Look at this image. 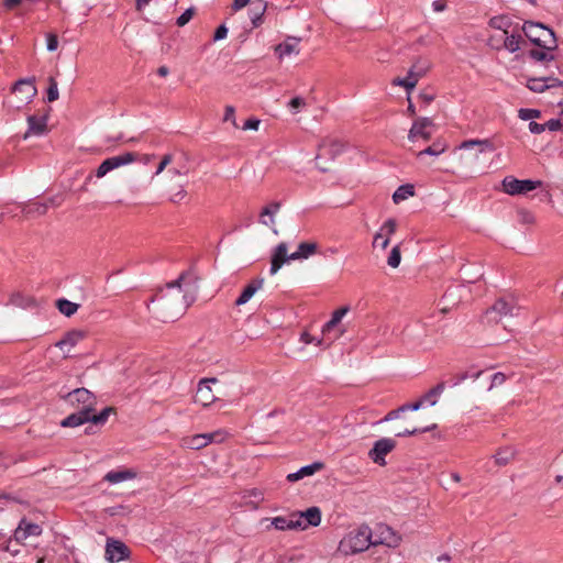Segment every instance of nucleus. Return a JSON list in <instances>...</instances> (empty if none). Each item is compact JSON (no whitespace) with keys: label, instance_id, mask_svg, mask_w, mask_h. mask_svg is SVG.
Returning a JSON list of instances; mask_svg holds the SVG:
<instances>
[{"label":"nucleus","instance_id":"1","mask_svg":"<svg viewBox=\"0 0 563 563\" xmlns=\"http://www.w3.org/2000/svg\"><path fill=\"white\" fill-rule=\"evenodd\" d=\"M198 276L192 268L183 272L173 282L158 288L151 299L152 312L163 321L177 319L196 301Z\"/></svg>","mask_w":563,"mask_h":563},{"label":"nucleus","instance_id":"2","mask_svg":"<svg viewBox=\"0 0 563 563\" xmlns=\"http://www.w3.org/2000/svg\"><path fill=\"white\" fill-rule=\"evenodd\" d=\"M373 545V533L368 526L362 525L350 531L339 543L338 552L344 556L357 554Z\"/></svg>","mask_w":563,"mask_h":563},{"label":"nucleus","instance_id":"3","mask_svg":"<svg viewBox=\"0 0 563 563\" xmlns=\"http://www.w3.org/2000/svg\"><path fill=\"white\" fill-rule=\"evenodd\" d=\"M525 35L537 46L548 51L558 47L556 37L552 29L540 22L526 21L522 24Z\"/></svg>","mask_w":563,"mask_h":563},{"label":"nucleus","instance_id":"4","mask_svg":"<svg viewBox=\"0 0 563 563\" xmlns=\"http://www.w3.org/2000/svg\"><path fill=\"white\" fill-rule=\"evenodd\" d=\"M404 338L408 345L421 351H430L437 344V338L433 331L428 329L426 322L406 328Z\"/></svg>","mask_w":563,"mask_h":563},{"label":"nucleus","instance_id":"5","mask_svg":"<svg viewBox=\"0 0 563 563\" xmlns=\"http://www.w3.org/2000/svg\"><path fill=\"white\" fill-rule=\"evenodd\" d=\"M347 143L343 140L327 136L324 137L319 146L318 154L316 156V165L321 172H328L329 168L322 165V158H329L331 161L335 159L340 154H342L346 148Z\"/></svg>","mask_w":563,"mask_h":563},{"label":"nucleus","instance_id":"6","mask_svg":"<svg viewBox=\"0 0 563 563\" xmlns=\"http://www.w3.org/2000/svg\"><path fill=\"white\" fill-rule=\"evenodd\" d=\"M140 157L143 158V162L144 163H147L150 162V159L152 157H154L153 155H140L137 153H134V152H125L121 155H118V156H112V157H109L107 159H104L98 167L97 169L95 170V176L97 178H102L104 177L108 173H110L111 170L113 169H117L121 166H124V165H128V164H131V163H134L136 162Z\"/></svg>","mask_w":563,"mask_h":563},{"label":"nucleus","instance_id":"7","mask_svg":"<svg viewBox=\"0 0 563 563\" xmlns=\"http://www.w3.org/2000/svg\"><path fill=\"white\" fill-rule=\"evenodd\" d=\"M62 398L77 411L91 413L96 411L97 397L87 388H76Z\"/></svg>","mask_w":563,"mask_h":563},{"label":"nucleus","instance_id":"8","mask_svg":"<svg viewBox=\"0 0 563 563\" xmlns=\"http://www.w3.org/2000/svg\"><path fill=\"white\" fill-rule=\"evenodd\" d=\"M541 185L542 181L540 180L518 179L514 176H506L501 181L503 190L510 196L525 195L541 187Z\"/></svg>","mask_w":563,"mask_h":563},{"label":"nucleus","instance_id":"9","mask_svg":"<svg viewBox=\"0 0 563 563\" xmlns=\"http://www.w3.org/2000/svg\"><path fill=\"white\" fill-rule=\"evenodd\" d=\"M519 309L520 307L512 297L499 298L493 307L487 310L486 314L490 321L498 322L503 317L517 316Z\"/></svg>","mask_w":563,"mask_h":563},{"label":"nucleus","instance_id":"10","mask_svg":"<svg viewBox=\"0 0 563 563\" xmlns=\"http://www.w3.org/2000/svg\"><path fill=\"white\" fill-rule=\"evenodd\" d=\"M396 446L397 442L395 439L380 438L374 442L373 448L368 451V459L379 466H385L387 464L386 455L393 452Z\"/></svg>","mask_w":563,"mask_h":563},{"label":"nucleus","instance_id":"11","mask_svg":"<svg viewBox=\"0 0 563 563\" xmlns=\"http://www.w3.org/2000/svg\"><path fill=\"white\" fill-rule=\"evenodd\" d=\"M433 128L434 124L430 118H417L409 130L408 140L412 143L418 142L419 140L428 142L432 137Z\"/></svg>","mask_w":563,"mask_h":563},{"label":"nucleus","instance_id":"12","mask_svg":"<svg viewBox=\"0 0 563 563\" xmlns=\"http://www.w3.org/2000/svg\"><path fill=\"white\" fill-rule=\"evenodd\" d=\"M130 549L120 540L108 538L104 556L110 563H118L130 558Z\"/></svg>","mask_w":563,"mask_h":563},{"label":"nucleus","instance_id":"13","mask_svg":"<svg viewBox=\"0 0 563 563\" xmlns=\"http://www.w3.org/2000/svg\"><path fill=\"white\" fill-rule=\"evenodd\" d=\"M401 542V537L389 526L378 525L373 539V545L383 544L388 548H397Z\"/></svg>","mask_w":563,"mask_h":563},{"label":"nucleus","instance_id":"14","mask_svg":"<svg viewBox=\"0 0 563 563\" xmlns=\"http://www.w3.org/2000/svg\"><path fill=\"white\" fill-rule=\"evenodd\" d=\"M42 531L43 530L40 525L30 522L25 518H22L13 531V539L18 544H23L29 537H38L42 534Z\"/></svg>","mask_w":563,"mask_h":563},{"label":"nucleus","instance_id":"15","mask_svg":"<svg viewBox=\"0 0 563 563\" xmlns=\"http://www.w3.org/2000/svg\"><path fill=\"white\" fill-rule=\"evenodd\" d=\"M468 294V287L465 284L451 286L443 295V301L445 306L441 309L442 312H448L451 307L460 303Z\"/></svg>","mask_w":563,"mask_h":563},{"label":"nucleus","instance_id":"16","mask_svg":"<svg viewBox=\"0 0 563 563\" xmlns=\"http://www.w3.org/2000/svg\"><path fill=\"white\" fill-rule=\"evenodd\" d=\"M13 93L19 96L22 103H29L36 96L37 90L34 84V78H24L18 80L13 88Z\"/></svg>","mask_w":563,"mask_h":563},{"label":"nucleus","instance_id":"17","mask_svg":"<svg viewBox=\"0 0 563 563\" xmlns=\"http://www.w3.org/2000/svg\"><path fill=\"white\" fill-rule=\"evenodd\" d=\"M295 519L300 521L301 527L298 530H306L309 527H318L321 523V510L319 507H310L305 511L294 512Z\"/></svg>","mask_w":563,"mask_h":563},{"label":"nucleus","instance_id":"18","mask_svg":"<svg viewBox=\"0 0 563 563\" xmlns=\"http://www.w3.org/2000/svg\"><path fill=\"white\" fill-rule=\"evenodd\" d=\"M217 378H203L200 380L196 395V402H200L203 406H209L216 400L214 395H212L210 384L217 383Z\"/></svg>","mask_w":563,"mask_h":563},{"label":"nucleus","instance_id":"19","mask_svg":"<svg viewBox=\"0 0 563 563\" xmlns=\"http://www.w3.org/2000/svg\"><path fill=\"white\" fill-rule=\"evenodd\" d=\"M288 261H292V260L290 258V255L287 254L286 243L282 242L275 247L274 253L272 255V263H271V271H269L271 274L275 275L282 268V266Z\"/></svg>","mask_w":563,"mask_h":563},{"label":"nucleus","instance_id":"20","mask_svg":"<svg viewBox=\"0 0 563 563\" xmlns=\"http://www.w3.org/2000/svg\"><path fill=\"white\" fill-rule=\"evenodd\" d=\"M495 40V36H492L488 41L489 45L499 51L501 48L507 49L510 53H515L520 49V45L522 43V36L520 34H505V37L503 38V44L494 45L493 41Z\"/></svg>","mask_w":563,"mask_h":563},{"label":"nucleus","instance_id":"21","mask_svg":"<svg viewBox=\"0 0 563 563\" xmlns=\"http://www.w3.org/2000/svg\"><path fill=\"white\" fill-rule=\"evenodd\" d=\"M397 222L395 219H388L385 221V223L382 225L379 232H377L374 236L373 245H377L379 242V239H383V235H385L383 242H380V247L385 250L389 244V236L393 235L396 231Z\"/></svg>","mask_w":563,"mask_h":563},{"label":"nucleus","instance_id":"22","mask_svg":"<svg viewBox=\"0 0 563 563\" xmlns=\"http://www.w3.org/2000/svg\"><path fill=\"white\" fill-rule=\"evenodd\" d=\"M27 126L29 128L24 134V139L29 137L30 135H42L46 132L47 117L30 115L27 118Z\"/></svg>","mask_w":563,"mask_h":563},{"label":"nucleus","instance_id":"23","mask_svg":"<svg viewBox=\"0 0 563 563\" xmlns=\"http://www.w3.org/2000/svg\"><path fill=\"white\" fill-rule=\"evenodd\" d=\"M85 332L79 330H73L67 332L64 338L56 343L62 351L69 353L70 349L74 347L85 338Z\"/></svg>","mask_w":563,"mask_h":563},{"label":"nucleus","instance_id":"24","mask_svg":"<svg viewBox=\"0 0 563 563\" xmlns=\"http://www.w3.org/2000/svg\"><path fill=\"white\" fill-rule=\"evenodd\" d=\"M300 38L295 36H288L284 43L278 44L275 47V52L278 55L279 58H283L284 56H288L290 54H298L299 53V45Z\"/></svg>","mask_w":563,"mask_h":563},{"label":"nucleus","instance_id":"25","mask_svg":"<svg viewBox=\"0 0 563 563\" xmlns=\"http://www.w3.org/2000/svg\"><path fill=\"white\" fill-rule=\"evenodd\" d=\"M272 526L276 530H298L301 527L300 521L295 519L294 512L289 517H275L272 519Z\"/></svg>","mask_w":563,"mask_h":563},{"label":"nucleus","instance_id":"26","mask_svg":"<svg viewBox=\"0 0 563 563\" xmlns=\"http://www.w3.org/2000/svg\"><path fill=\"white\" fill-rule=\"evenodd\" d=\"M264 284V279L263 278H258V279H254L252 280L242 291V294L240 295V297L235 300V305L236 306H242L244 303H246L252 297L253 295L262 288Z\"/></svg>","mask_w":563,"mask_h":563},{"label":"nucleus","instance_id":"27","mask_svg":"<svg viewBox=\"0 0 563 563\" xmlns=\"http://www.w3.org/2000/svg\"><path fill=\"white\" fill-rule=\"evenodd\" d=\"M266 8L267 3L264 0H255L252 2L250 16L254 27H257L263 23V15L266 11Z\"/></svg>","mask_w":563,"mask_h":563},{"label":"nucleus","instance_id":"28","mask_svg":"<svg viewBox=\"0 0 563 563\" xmlns=\"http://www.w3.org/2000/svg\"><path fill=\"white\" fill-rule=\"evenodd\" d=\"M318 250V244L314 242H301L298 245L296 252L290 254V258L294 261L297 260H306L309 256L313 255Z\"/></svg>","mask_w":563,"mask_h":563},{"label":"nucleus","instance_id":"29","mask_svg":"<svg viewBox=\"0 0 563 563\" xmlns=\"http://www.w3.org/2000/svg\"><path fill=\"white\" fill-rule=\"evenodd\" d=\"M86 422H89V413L86 411H76L62 420L60 426L64 428H75Z\"/></svg>","mask_w":563,"mask_h":563},{"label":"nucleus","instance_id":"30","mask_svg":"<svg viewBox=\"0 0 563 563\" xmlns=\"http://www.w3.org/2000/svg\"><path fill=\"white\" fill-rule=\"evenodd\" d=\"M478 147L477 152L478 153H483L485 151H489V152H493L495 150L493 143L485 139V140H467V141H464L461 145H460V150H471L473 147Z\"/></svg>","mask_w":563,"mask_h":563},{"label":"nucleus","instance_id":"31","mask_svg":"<svg viewBox=\"0 0 563 563\" xmlns=\"http://www.w3.org/2000/svg\"><path fill=\"white\" fill-rule=\"evenodd\" d=\"M9 303L20 308H31L35 306L34 298L26 296L20 291L13 292L10 296Z\"/></svg>","mask_w":563,"mask_h":563},{"label":"nucleus","instance_id":"32","mask_svg":"<svg viewBox=\"0 0 563 563\" xmlns=\"http://www.w3.org/2000/svg\"><path fill=\"white\" fill-rule=\"evenodd\" d=\"M421 77H419L418 75H416L415 71L410 70L408 71V75L407 77L405 78H395L393 80V85L395 86H401L404 87L408 92H410L417 85V82L419 81Z\"/></svg>","mask_w":563,"mask_h":563},{"label":"nucleus","instance_id":"33","mask_svg":"<svg viewBox=\"0 0 563 563\" xmlns=\"http://www.w3.org/2000/svg\"><path fill=\"white\" fill-rule=\"evenodd\" d=\"M135 477V473L130 470L124 471H111L108 472L104 476V479L111 484H118L124 482L126 479H131Z\"/></svg>","mask_w":563,"mask_h":563},{"label":"nucleus","instance_id":"34","mask_svg":"<svg viewBox=\"0 0 563 563\" xmlns=\"http://www.w3.org/2000/svg\"><path fill=\"white\" fill-rule=\"evenodd\" d=\"M448 145L445 142L441 140L434 141L431 145L427 146L424 150H421L417 153V157H422L423 155L439 156L444 153Z\"/></svg>","mask_w":563,"mask_h":563},{"label":"nucleus","instance_id":"35","mask_svg":"<svg viewBox=\"0 0 563 563\" xmlns=\"http://www.w3.org/2000/svg\"><path fill=\"white\" fill-rule=\"evenodd\" d=\"M349 307H341L332 313L331 319L323 325L322 333L325 334L335 328L342 318L347 313Z\"/></svg>","mask_w":563,"mask_h":563},{"label":"nucleus","instance_id":"36","mask_svg":"<svg viewBox=\"0 0 563 563\" xmlns=\"http://www.w3.org/2000/svg\"><path fill=\"white\" fill-rule=\"evenodd\" d=\"M415 195V187L410 184L399 186L393 195L395 203H399Z\"/></svg>","mask_w":563,"mask_h":563},{"label":"nucleus","instance_id":"37","mask_svg":"<svg viewBox=\"0 0 563 563\" xmlns=\"http://www.w3.org/2000/svg\"><path fill=\"white\" fill-rule=\"evenodd\" d=\"M115 409L113 407H106L99 413L95 411L89 413V422L93 426H102L107 422L109 416L113 413Z\"/></svg>","mask_w":563,"mask_h":563},{"label":"nucleus","instance_id":"38","mask_svg":"<svg viewBox=\"0 0 563 563\" xmlns=\"http://www.w3.org/2000/svg\"><path fill=\"white\" fill-rule=\"evenodd\" d=\"M488 25L493 29L503 31L504 34H508V29L511 25V21L506 15H497V16H493L489 20Z\"/></svg>","mask_w":563,"mask_h":563},{"label":"nucleus","instance_id":"39","mask_svg":"<svg viewBox=\"0 0 563 563\" xmlns=\"http://www.w3.org/2000/svg\"><path fill=\"white\" fill-rule=\"evenodd\" d=\"M56 307L64 316L71 317L77 312L79 305L63 298L56 301Z\"/></svg>","mask_w":563,"mask_h":563},{"label":"nucleus","instance_id":"40","mask_svg":"<svg viewBox=\"0 0 563 563\" xmlns=\"http://www.w3.org/2000/svg\"><path fill=\"white\" fill-rule=\"evenodd\" d=\"M515 453L512 448L500 449L494 456L496 464L499 466L507 465L515 457Z\"/></svg>","mask_w":563,"mask_h":563},{"label":"nucleus","instance_id":"41","mask_svg":"<svg viewBox=\"0 0 563 563\" xmlns=\"http://www.w3.org/2000/svg\"><path fill=\"white\" fill-rule=\"evenodd\" d=\"M183 446L190 450H200L206 446L205 438L200 434L184 438Z\"/></svg>","mask_w":563,"mask_h":563},{"label":"nucleus","instance_id":"42","mask_svg":"<svg viewBox=\"0 0 563 563\" xmlns=\"http://www.w3.org/2000/svg\"><path fill=\"white\" fill-rule=\"evenodd\" d=\"M444 389L445 384L441 382L431 388L428 393H426L421 399H423L424 402H430L431 406H434L437 404V397L440 396Z\"/></svg>","mask_w":563,"mask_h":563},{"label":"nucleus","instance_id":"43","mask_svg":"<svg viewBox=\"0 0 563 563\" xmlns=\"http://www.w3.org/2000/svg\"><path fill=\"white\" fill-rule=\"evenodd\" d=\"M527 87L533 92H543L549 88L545 77L529 79Z\"/></svg>","mask_w":563,"mask_h":563},{"label":"nucleus","instance_id":"44","mask_svg":"<svg viewBox=\"0 0 563 563\" xmlns=\"http://www.w3.org/2000/svg\"><path fill=\"white\" fill-rule=\"evenodd\" d=\"M430 62L419 58L412 64L410 70L415 71L419 77H423L430 69Z\"/></svg>","mask_w":563,"mask_h":563},{"label":"nucleus","instance_id":"45","mask_svg":"<svg viewBox=\"0 0 563 563\" xmlns=\"http://www.w3.org/2000/svg\"><path fill=\"white\" fill-rule=\"evenodd\" d=\"M47 81H48V87H47L46 98H47L48 102H54L59 97L57 81L53 76L48 77Z\"/></svg>","mask_w":563,"mask_h":563},{"label":"nucleus","instance_id":"46","mask_svg":"<svg viewBox=\"0 0 563 563\" xmlns=\"http://www.w3.org/2000/svg\"><path fill=\"white\" fill-rule=\"evenodd\" d=\"M275 212L271 209V207H264L261 212V223L271 228H274L275 225V219H274Z\"/></svg>","mask_w":563,"mask_h":563},{"label":"nucleus","instance_id":"47","mask_svg":"<svg viewBox=\"0 0 563 563\" xmlns=\"http://www.w3.org/2000/svg\"><path fill=\"white\" fill-rule=\"evenodd\" d=\"M400 261H401L400 246L396 245L390 251V254L387 258V264L393 268H397L400 264Z\"/></svg>","mask_w":563,"mask_h":563},{"label":"nucleus","instance_id":"48","mask_svg":"<svg viewBox=\"0 0 563 563\" xmlns=\"http://www.w3.org/2000/svg\"><path fill=\"white\" fill-rule=\"evenodd\" d=\"M437 428V424L433 423L431 426L424 427V428H412V429H405L404 431H400L396 434V437H410L418 433H424L429 432L431 430H434Z\"/></svg>","mask_w":563,"mask_h":563},{"label":"nucleus","instance_id":"49","mask_svg":"<svg viewBox=\"0 0 563 563\" xmlns=\"http://www.w3.org/2000/svg\"><path fill=\"white\" fill-rule=\"evenodd\" d=\"M322 467H323V464L321 462H314L310 465H306V466L301 467L300 470H298V472H299L300 477L303 478L306 476L313 475L316 472L320 471Z\"/></svg>","mask_w":563,"mask_h":563},{"label":"nucleus","instance_id":"50","mask_svg":"<svg viewBox=\"0 0 563 563\" xmlns=\"http://www.w3.org/2000/svg\"><path fill=\"white\" fill-rule=\"evenodd\" d=\"M529 55L532 59L538 62H551L554 59V56L552 54L539 49H531L529 52Z\"/></svg>","mask_w":563,"mask_h":563},{"label":"nucleus","instance_id":"51","mask_svg":"<svg viewBox=\"0 0 563 563\" xmlns=\"http://www.w3.org/2000/svg\"><path fill=\"white\" fill-rule=\"evenodd\" d=\"M517 214L519 222L522 224H533L536 221L533 213L527 209H518Z\"/></svg>","mask_w":563,"mask_h":563},{"label":"nucleus","instance_id":"52","mask_svg":"<svg viewBox=\"0 0 563 563\" xmlns=\"http://www.w3.org/2000/svg\"><path fill=\"white\" fill-rule=\"evenodd\" d=\"M540 115H541V112L536 109H523L522 108L518 111V117L525 121L539 118Z\"/></svg>","mask_w":563,"mask_h":563},{"label":"nucleus","instance_id":"53","mask_svg":"<svg viewBox=\"0 0 563 563\" xmlns=\"http://www.w3.org/2000/svg\"><path fill=\"white\" fill-rule=\"evenodd\" d=\"M481 374H482L481 371L472 373V374H468L467 372L459 373L453 378V386H457L459 384H461L462 382H464L468 377H471L473 379H477Z\"/></svg>","mask_w":563,"mask_h":563},{"label":"nucleus","instance_id":"54","mask_svg":"<svg viewBox=\"0 0 563 563\" xmlns=\"http://www.w3.org/2000/svg\"><path fill=\"white\" fill-rule=\"evenodd\" d=\"M223 121L231 122L234 128H239L235 119V108L233 106L225 107Z\"/></svg>","mask_w":563,"mask_h":563},{"label":"nucleus","instance_id":"55","mask_svg":"<svg viewBox=\"0 0 563 563\" xmlns=\"http://www.w3.org/2000/svg\"><path fill=\"white\" fill-rule=\"evenodd\" d=\"M46 210H47V205H45V203H32L25 208V212L27 214H30V213L44 214L46 212Z\"/></svg>","mask_w":563,"mask_h":563},{"label":"nucleus","instance_id":"56","mask_svg":"<svg viewBox=\"0 0 563 563\" xmlns=\"http://www.w3.org/2000/svg\"><path fill=\"white\" fill-rule=\"evenodd\" d=\"M194 13H195V9L194 8L187 9L180 16H178V19L176 21V24L178 26L186 25L191 20Z\"/></svg>","mask_w":563,"mask_h":563},{"label":"nucleus","instance_id":"57","mask_svg":"<svg viewBox=\"0 0 563 563\" xmlns=\"http://www.w3.org/2000/svg\"><path fill=\"white\" fill-rule=\"evenodd\" d=\"M12 540H14L13 537L3 543L1 545V549H2V551L10 553L12 556H16L20 553V548L16 545H12L11 544Z\"/></svg>","mask_w":563,"mask_h":563},{"label":"nucleus","instance_id":"58","mask_svg":"<svg viewBox=\"0 0 563 563\" xmlns=\"http://www.w3.org/2000/svg\"><path fill=\"white\" fill-rule=\"evenodd\" d=\"M200 435H202L205 438L206 446L211 442H221L222 441L220 431H216V432H211V433H201Z\"/></svg>","mask_w":563,"mask_h":563},{"label":"nucleus","instance_id":"59","mask_svg":"<svg viewBox=\"0 0 563 563\" xmlns=\"http://www.w3.org/2000/svg\"><path fill=\"white\" fill-rule=\"evenodd\" d=\"M187 196V191L185 190L184 186H179V189L173 194L169 198V200L173 203H180Z\"/></svg>","mask_w":563,"mask_h":563},{"label":"nucleus","instance_id":"60","mask_svg":"<svg viewBox=\"0 0 563 563\" xmlns=\"http://www.w3.org/2000/svg\"><path fill=\"white\" fill-rule=\"evenodd\" d=\"M46 45L49 52H54L58 47V38L56 34L49 33L46 36Z\"/></svg>","mask_w":563,"mask_h":563},{"label":"nucleus","instance_id":"61","mask_svg":"<svg viewBox=\"0 0 563 563\" xmlns=\"http://www.w3.org/2000/svg\"><path fill=\"white\" fill-rule=\"evenodd\" d=\"M173 161V156L170 154H166L163 156L161 163L157 166L155 175H159Z\"/></svg>","mask_w":563,"mask_h":563},{"label":"nucleus","instance_id":"62","mask_svg":"<svg viewBox=\"0 0 563 563\" xmlns=\"http://www.w3.org/2000/svg\"><path fill=\"white\" fill-rule=\"evenodd\" d=\"M545 129H549L550 131H559L563 128L562 119H551L547 123H544Z\"/></svg>","mask_w":563,"mask_h":563},{"label":"nucleus","instance_id":"63","mask_svg":"<svg viewBox=\"0 0 563 563\" xmlns=\"http://www.w3.org/2000/svg\"><path fill=\"white\" fill-rule=\"evenodd\" d=\"M424 404L423 399H419L415 402H411V404H405L402 406H400V410H404V411H408V410H412V411H417L419 410L422 405Z\"/></svg>","mask_w":563,"mask_h":563},{"label":"nucleus","instance_id":"64","mask_svg":"<svg viewBox=\"0 0 563 563\" xmlns=\"http://www.w3.org/2000/svg\"><path fill=\"white\" fill-rule=\"evenodd\" d=\"M261 124V121L258 119H255V118H251V119H247L244 123V125L242 126L243 130H254V131H257L258 130V126Z\"/></svg>","mask_w":563,"mask_h":563}]
</instances>
